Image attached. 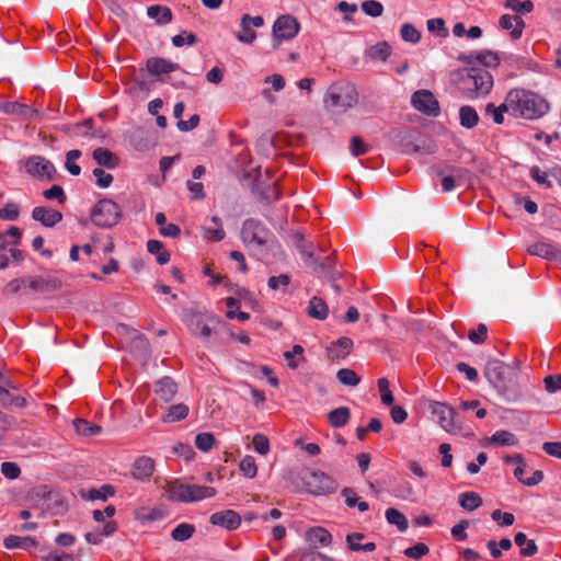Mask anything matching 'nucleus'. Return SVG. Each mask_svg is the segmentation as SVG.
<instances>
[{"label":"nucleus","instance_id":"35","mask_svg":"<svg viewBox=\"0 0 561 561\" xmlns=\"http://www.w3.org/2000/svg\"><path fill=\"white\" fill-rule=\"evenodd\" d=\"M391 46L387 42H379L367 50L371 60L385 61L391 55Z\"/></svg>","mask_w":561,"mask_h":561},{"label":"nucleus","instance_id":"57","mask_svg":"<svg viewBox=\"0 0 561 561\" xmlns=\"http://www.w3.org/2000/svg\"><path fill=\"white\" fill-rule=\"evenodd\" d=\"M293 240H294V244L296 245V248L300 251V253L308 257V259H311L312 257V251H311V245H308L305 241V237L301 232H296L293 234Z\"/></svg>","mask_w":561,"mask_h":561},{"label":"nucleus","instance_id":"46","mask_svg":"<svg viewBox=\"0 0 561 561\" xmlns=\"http://www.w3.org/2000/svg\"><path fill=\"white\" fill-rule=\"evenodd\" d=\"M80 157L81 151L78 149H72L66 154L65 167L71 175H79L81 172V168L76 163Z\"/></svg>","mask_w":561,"mask_h":561},{"label":"nucleus","instance_id":"33","mask_svg":"<svg viewBox=\"0 0 561 561\" xmlns=\"http://www.w3.org/2000/svg\"><path fill=\"white\" fill-rule=\"evenodd\" d=\"M353 347V341L350 337L342 336L337 339L330 348L334 358H344Z\"/></svg>","mask_w":561,"mask_h":561},{"label":"nucleus","instance_id":"59","mask_svg":"<svg viewBox=\"0 0 561 561\" xmlns=\"http://www.w3.org/2000/svg\"><path fill=\"white\" fill-rule=\"evenodd\" d=\"M253 447L254 449L261 454V455H266L268 454L270 451V440L267 438V436H265L264 434H255L253 436Z\"/></svg>","mask_w":561,"mask_h":561},{"label":"nucleus","instance_id":"34","mask_svg":"<svg viewBox=\"0 0 561 561\" xmlns=\"http://www.w3.org/2000/svg\"><path fill=\"white\" fill-rule=\"evenodd\" d=\"M73 426L79 435L90 437L101 433V426L91 423L84 419H77L73 421Z\"/></svg>","mask_w":561,"mask_h":561},{"label":"nucleus","instance_id":"50","mask_svg":"<svg viewBox=\"0 0 561 561\" xmlns=\"http://www.w3.org/2000/svg\"><path fill=\"white\" fill-rule=\"evenodd\" d=\"M370 145L365 144L358 136H354L350 140V150L354 157L366 154L370 151Z\"/></svg>","mask_w":561,"mask_h":561},{"label":"nucleus","instance_id":"41","mask_svg":"<svg viewBox=\"0 0 561 561\" xmlns=\"http://www.w3.org/2000/svg\"><path fill=\"white\" fill-rule=\"evenodd\" d=\"M210 221L214 224L215 227L205 228L206 238L216 242L221 241L226 236L225 230L222 228L221 219L217 216H213Z\"/></svg>","mask_w":561,"mask_h":561},{"label":"nucleus","instance_id":"16","mask_svg":"<svg viewBox=\"0 0 561 561\" xmlns=\"http://www.w3.org/2000/svg\"><path fill=\"white\" fill-rule=\"evenodd\" d=\"M32 218L43 226L51 228L62 220V214L56 209L37 206L32 210Z\"/></svg>","mask_w":561,"mask_h":561},{"label":"nucleus","instance_id":"26","mask_svg":"<svg viewBox=\"0 0 561 561\" xmlns=\"http://www.w3.org/2000/svg\"><path fill=\"white\" fill-rule=\"evenodd\" d=\"M307 314L312 319L324 320L328 318L329 307L322 298L314 296L309 300Z\"/></svg>","mask_w":561,"mask_h":561},{"label":"nucleus","instance_id":"5","mask_svg":"<svg viewBox=\"0 0 561 561\" xmlns=\"http://www.w3.org/2000/svg\"><path fill=\"white\" fill-rule=\"evenodd\" d=\"M272 231L260 220L245 219L241 228V239L249 249H260L273 239Z\"/></svg>","mask_w":561,"mask_h":561},{"label":"nucleus","instance_id":"7","mask_svg":"<svg viewBox=\"0 0 561 561\" xmlns=\"http://www.w3.org/2000/svg\"><path fill=\"white\" fill-rule=\"evenodd\" d=\"M299 30L300 25L294 16L286 14L277 18L273 25V48H278L279 41H289L294 38L298 34Z\"/></svg>","mask_w":561,"mask_h":561},{"label":"nucleus","instance_id":"19","mask_svg":"<svg viewBox=\"0 0 561 561\" xmlns=\"http://www.w3.org/2000/svg\"><path fill=\"white\" fill-rule=\"evenodd\" d=\"M62 283L56 277H28V287L37 293H50L58 290Z\"/></svg>","mask_w":561,"mask_h":561},{"label":"nucleus","instance_id":"21","mask_svg":"<svg viewBox=\"0 0 561 561\" xmlns=\"http://www.w3.org/2000/svg\"><path fill=\"white\" fill-rule=\"evenodd\" d=\"M154 461L147 456L137 458L131 468V476L137 480H146L153 473Z\"/></svg>","mask_w":561,"mask_h":561},{"label":"nucleus","instance_id":"9","mask_svg":"<svg viewBox=\"0 0 561 561\" xmlns=\"http://www.w3.org/2000/svg\"><path fill=\"white\" fill-rule=\"evenodd\" d=\"M357 102V93L354 87H332L328 91L325 103L329 107L342 110L354 106Z\"/></svg>","mask_w":561,"mask_h":561},{"label":"nucleus","instance_id":"56","mask_svg":"<svg viewBox=\"0 0 561 561\" xmlns=\"http://www.w3.org/2000/svg\"><path fill=\"white\" fill-rule=\"evenodd\" d=\"M19 215H20V208L13 202L7 203L0 209V219H2V220H15V219H18Z\"/></svg>","mask_w":561,"mask_h":561},{"label":"nucleus","instance_id":"51","mask_svg":"<svg viewBox=\"0 0 561 561\" xmlns=\"http://www.w3.org/2000/svg\"><path fill=\"white\" fill-rule=\"evenodd\" d=\"M378 389L380 392V398L382 404L389 407L393 403L394 397L392 391L389 388V381L386 378H379L378 379Z\"/></svg>","mask_w":561,"mask_h":561},{"label":"nucleus","instance_id":"1","mask_svg":"<svg viewBox=\"0 0 561 561\" xmlns=\"http://www.w3.org/2000/svg\"><path fill=\"white\" fill-rule=\"evenodd\" d=\"M515 118L534 121L545 116L549 111V103L540 94L524 89L514 88L510 90Z\"/></svg>","mask_w":561,"mask_h":561},{"label":"nucleus","instance_id":"64","mask_svg":"<svg viewBox=\"0 0 561 561\" xmlns=\"http://www.w3.org/2000/svg\"><path fill=\"white\" fill-rule=\"evenodd\" d=\"M542 450L558 459H561V442H546L542 444Z\"/></svg>","mask_w":561,"mask_h":561},{"label":"nucleus","instance_id":"23","mask_svg":"<svg viewBox=\"0 0 561 561\" xmlns=\"http://www.w3.org/2000/svg\"><path fill=\"white\" fill-rule=\"evenodd\" d=\"M528 253L547 260L561 257V251L554 245L546 242H536L528 247Z\"/></svg>","mask_w":561,"mask_h":561},{"label":"nucleus","instance_id":"20","mask_svg":"<svg viewBox=\"0 0 561 561\" xmlns=\"http://www.w3.org/2000/svg\"><path fill=\"white\" fill-rule=\"evenodd\" d=\"M0 110L9 115H15L23 119H31L35 116L38 111L28 106L27 104L19 103V102H3L0 105Z\"/></svg>","mask_w":561,"mask_h":561},{"label":"nucleus","instance_id":"47","mask_svg":"<svg viewBox=\"0 0 561 561\" xmlns=\"http://www.w3.org/2000/svg\"><path fill=\"white\" fill-rule=\"evenodd\" d=\"M216 439L211 433H199L195 437V446L204 453L209 451L215 446Z\"/></svg>","mask_w":561,"mask_h":561},{"label":"nucleus","instance_id":"63","mask_svg":"<svg viewBox=\"0 0 561 561\" xmlns=\"http://www.w3.org/2000/svg\"><path fill=\"white\" fill-rule=\"evenodd\" d=\"M290 277L287 274H280L278 276H272L268 278L267 285L271 289L277 290L285 288L289 285Z\"/></svg>","mask_w":561,"mask_h":561},{"label":"nucleus","instance_id":"4","mask_svg":"<svg viewBox=\"0 0 561 561\" xmlns=\"http://www.w3.org/2000/svg\"><path fill=\"white\" fill-rule=\"evenodd\" d=\"M484 376L502 396L506 397L514 386L513 368L499 359H491L486 363Z\"/></svg>","mask_w":561,"mask_h":561},{"label":"nucleus","instance_id":"52","mask_svg":"<svg viewBox=\"0 0 561 561\" xmlns=\"http://www.w3.org/2000/svg\"><path fill=\"white\" fill-rule=\"evenodd\" d=\"M240 471L243 473L247 478H254L257 472V467L255 463V460L252 456H245L239 465Z\"/></svg>","mask_w":561,"mask_h":561},{"label":"nucleus","instance_id":"2","mask_svg":"<svg viewBox=\"0 0 561 561\" xmlns=\"http://www.w3.org/2000/svg\"><path fill=\"white\" fill-rule=\"evenodd\" d=\"M493 87V77L484 68H466L460 73V89L469 99L486 95Z\"/></svg>","mask_w":561,"mask_h":561},{"label":"nucleus","instance_id":"24","mask_svg":"<svg viewBox=\"0 0 561 561\" xmlns=\"http://www.w3.org/2000/svg\"><path fill=\"white\" fill-rule=\"evenodd\" d=\"M157 397L160 401L168 404L175 397V382L171 377H164L157 382Z\"/></svg>","mask_w":561,"mask_h":561},{"label":"nucleus","instance_id":"6","mask_svg":"<svg viewBox=\"0 0 561 561\" xmlns=\"http://www.w3.org/2000/svg\"><path fill=\"white\" fill-rule=\"evenodd\" d=\"M122 217V211L112 199H101L96 203L91 211V220L101 228H110L115 226Z\"/></svg>","mask_w":561,"mask_h":561},{"label":"nucleus","instance_id":"25","mask_svg":"<svg viewBox=\"0 0 561 561\" xmlns=\"http://www.w3.org/2000/svg\"><path fill=\"white\" fill-rule=\"evenodd\" d=\"M95 162L107 169H115L118 165V158L107 148H96L92 152Z\"/></svg>","mask_w":561,"mask_h":561},{"label":"nucleus","instance_id":"36","mask_svg":"<svg viewBox=\"0 0 561 561\" xmlns=\"http://www.w3.org/2000/svg\"><path fill=\"white\" fill-rule=\"evenodd\" d=\"M149 253L156 255L157 262L160 265L167 264L170 261V253L164 250L163 243L158 240H149L147 243Z\"/></svg>","mask_w":561,"mask_h":561},{"label":"nucleus","instance_id":"32","mask_svg":"<svg viewBox=\"0 0 561 561\" xmlns=\"http://www.w3.org/2000/svg\"><path fill=\"white\" fill-rule=\"evenodd\" d=\"M36 546L37 541L32 537L9 536L4 539V547L8 549H30Z\"/></svg>","mask_w":561,"mask_h":561},{"label":"nucleus","instance_id":"31","mask_svg":"<svg viewBox=\"0 0 561 561\" xmlns=\"http://www.w3.org/2000/svg\"><path fill=\"white\" fill-rule=\"evenodd\" d=\"M333 267L334 260L331 255H329L322 262L316 263L314 272L331 282H335L339 274L333 270Z\"/></svg>","mask_w":561,"mask_h":561},{"label":"nucleus","instance_id":"40","mask_svg":"<svg viewBox=\"0 0 561 561\" xmlns=\"http://www.w3.org/2000/svg\"><path fill=\"white\" fill-rule=\"evenodd\" d=\"M492 445L499 446H514L518 443L515 434L508 431H497L490 437Z\"/></svg>","mask_w":561,"mask_h":561},{"label":"nucleus","instance_id":"44","mask_svg":"<svg viewBox=\"0 0 561 561\" xmlns=\"http://www.w3.org/2000/svg\"><path fill=\"white\" fill-rule=\"evenodd\" d=\"M336 378L341 383L351 387L357 386L360 381L359 376L350 368H342L337 370Z\"/></svg>","mask_w":561,"mask_h":561},{"label":"nucleus","instance_id":"15","mask_svg":"<svg viewBox=\"0 0 561 561\" xmlns=\"http://www.w3.org/2000/svg\"><path fill=\"white\" fill-rule=\"evenodd\" d=\"M210 523L228 530L237 529L241 524L240 515L232 510L216 512L210 516Z\"/></svg>","mask_w":561,"mask_h":561},{"label":"nucleus","instance_id":"54","mask_svg":"<svg viewBox=\"0 0 561 561\" xmlns=\"http://www.w3.org/2000/svg\"><path fill=\"white\" fill-rule=\"evenodd\" d=\"M428 547L423 542L409 547L404 550V556L414 560H420L422 557L428 553Z\"/></svg>","mask_w":561,"mask_h":561},{"label":"nucleus","instance_id":"45","mask_svg":"<svg viewBox=\"0 0 561 561\" xmlns=\"http://www.w3.org/2000/svg\"><path fill=\"white\" fill-rule=\"evenodd\" d=\"M115 494V488L111 484H103L99 489H90L88 491V499L95 501L102 500L106 501L110 496Z\"/></svg>","mask_w":561,"mask_h":561},{"label":"nucleus","instance_id":"3","mask_svg":"<svg viewBox=\"0 0 561 561\" xmlns=\"http://www.w3.org/2000/svg\"><path fill=\"white\" fill-rule=\"evenodd\" d=\"M182 320L190 332L205 344L209 343L213 335L217 334L216 327L219 325V321L207 313L184 310Z\"/></svg>","mask_w":561,"mask_h":561},{"label":"nucleus","instance_id":"37","mask_svg":"<svg viewBox=\"0 0 561 561\" xmlns=\"http://www.w3.org/2000/svg\"><path fill=\"white\" fill-rule=\"evenodd\" d=\"M386 519L389 524L396 525L400 531H405L409 527L407 517L394 507L386 511Z\"/></svg>","mask_w":561,"mask_h":561},{"label":"nucleus","instance_id":"8","mask_svg":"<svg viewBox=\"0 0 561 561\" xmlns=\"http://www.w3.org/2000/svg\"><path fill=\"white\" fill-rule=\"evenodd\" d=\"M430 410L432 414L436 417L438 424L448 433L457 434L460 432L461 427L457 424L456 411L453 407L434 401L430 404Z\"/></svg>","mask_w":561,"mask_h":561},{"label":"nucleus","instance_id":"12","mask_svg":"<svg viewBox=\"0 0 561 561\" xmlns=\"http://www.w3.org/2000/svg\"><path fill=\"white\" fill-rule=\"evenodd\" d=\"M411 104L415 110L427 116L437 117L440 113L438 101L428 90L414 92L411 98Z\"/></svg>","mask_w":561,"mask_h":561},{"label":"nucleus","instance_id":"58","mask_svg":"<svg viewBox=\"0 0 561 561\" xmlns=\"http://www.w3.org/2000/svg\"><path fill=\"white\" fill-rule=\"evenodd\" d=\"M28 285V277L15 278L9 282L3 288L4 294H19L22 289Z\"/></svg>","mask_w":561,"mask_h":561},{"label":"nucleus","instance_id":"53","mask_svg":"<svg viewBox=\"0 0 561 561\" xmlns=\"http://www.w3.org/2000/svg\"><path fill=\"white\" fill-rule=\"evenodd\" d=\"M299 561H332V559L313 548H307L299 552Z\"/></svg>","mask_w":561,"mask_h":561},{"label":"nucleus","instance_id":"22","mask_svg":"<svg viewBox=\"0 0 561 561\" xmlns=\"http://www.w3.org/2000/svg\"><path fill=\"white\" fill-rule=\"evenodd\" d=\"M499 23L503 30H511L513 39H518L525 28V22L519 15L504 14L500 18Z\"/></svg>","mask_w":561,"mask_h":561},{"label":"nucleus","instance_id":"62","mask_svg":"<svg viewBox=\"0 0 561 561\" xmlns=\"http://www.w3.org/2000/svg\"><path fill=\"white\" fill-rule=\"evenodd\" d=\"M488 334V327L480 323L477 330H471L468 333V339L474 344H481L485 341Z\"/></svg>","mask_w":561,"mask_h":561},{"label":"nucleus","instance_id":"13","mask_svg":"<svg viewBox=\"0 0 561 561\" xmlns=\"http://www.w3.org/2000/svg\"><path fill=\"white\" fill-rule=\"evenodd\" d=\"M306 485L308 491L314 495H325L337 490V482L321 471L312 472L306 481Z\"/></svg>","mask_w":561,"mask_h":561},{"label":"nucleus","instance_id":"29","mask_svg":"<svg viewBox=\"0 0 561 561\" xmlns=\"http://www.w3.org/2000/svg\"><path fill=\"white\" fill-rule=\"evenodd\" d=\"M459 121L462 127L471 129L478 125L479 115L472 106L463 105L459 110Z\"/></svg>","mask_w":561,"mask_h":561},{"label":"nucleus","instance_id":"61","mask_svg":"<svg viewBox=\"0 0 561 561\" xmlns=\"http://www.w3.org/2000/svg\"><path fill=\"white\" fill-rule=\"evenodd\" d=\"M93 175L96 179V185L102 188L108 187L113 182V175L105 172L101 168H95L93 170Z\"/></svg>","mask_w":561,"mask_h":561},{"label":"nucleus","instance_id":"48","mask_svg":"<svg viewBox=\"0 0 561 561\" xmlns=\"http://www.w3.org/2000/svg\"><path fill=\"white\" fill-rule=\"evenodd\" d=\"M362 11L369 16L378 18L383 13V5L377 0H366L360 4Z\"/></svg>","mask_w":561,"mask_h":561},{"label":"nucleus","instance_id":"42","mask_svg":"<svg viewBox=\"0 0 561 561\" xmlns=\"http://www.w3.org/2000/svg\"><path fill=\"white\" fill-rule=\"evenodd\" d=\"M469 60L474 59L482 64L484 67H496L500 64L497 55L491 50H484L480 53L471 54L468 57Z\"/></svg>","mask_w":561,"mask_h":561},{"label":"nucleus","instance_id":"27","mask_svg":"<svg viewBox=\"0 0 561 561\" xmlns=\"http://www.w3.org/2000/svg\"><path fill=\"white\" fill-rule=\"evenodd\" d=\"M365 538L363 533H352L346 536V543L350 550L352 551H365L371 552L376 549L375 542H367L360 545L359 541Z\"/></svg>","mask_w":561,"mask_h":561},{"label":"nucleus","instance_id":"11","mask_svg":"<svg viewBox=\"0 0 561 561\" xmlns=\"http://www.w3.org/2000/svg\"><path fill=\"white\" fill-rule=\"evenodd\" d=\"M24 167L31 176L42 181H51L56 172L54 164L42 156L28 157Z\"/></svg>","mask_w":561,"mask_h":561},{"label":"nucleus","instance_id":"55","mask_svg":"<svg viewBox=\"0 0 561 561\" xmlns=\"http://www.w3.org/2000/svg\"><path fill=\"white\" fill-rule=\"evenodd\" d=\"M43 196L48 199H57L59 204H65L67 201V196L64 192V188L60 185H53L50 188L45 190L43 192Z\"/></svg>","mask_w":561,"mask_h":561},{"label":"nucleus","instance_id":"17","mask_svg":"<svg viewBox=\"0 0 561 561\" xmlns=\"http://www.w3.org/2000/svg\"><path fill=\"white\" fill-rule=\"evenodd\" d=\"M147 71L150 76L161 79L163 75L174 71V64L161 57H151L146 64Z\"/></svg>","mask_w":561,"mask_h":561},{"label":"nucleus","instance_id":"28","mask_svg":"<svg viewBox=\"0 0 561 561\" xmlns=\"http://www.w3.org/2000/svg\"><path fill=\"white\" fill-rule=\"evenodd\" d=\"M147 14L150 19L157 21L158 24L164 25L172 21V11L168 7L151 5L147 9Z\"/></svg>","mask_w":561,"mask_h":561},{"label":"nucleus","instance_id":"30","mask_svg":"<svg viewBox=\"0 0 561 561\" xmlns=\"http://www.w3.org/2000/svg\"><path fill=\"white\" fill-rule=\"evenodd\" d=\"M351 417V411L346 407H340L329 412L328 420L331 426L342 427L346 425Z\"/></svg>","mask_w":561,"mask_h":561},{"label":"nucleus","instance_id":"39","mask_svg":"<svg viewBox=\"0 0 561 561\" xmlns=\"http://www.w3.org/2000/svg\"><path fill=\"white\" fill-rule=\"evenodd\" d=\"M459 504L463 510L474 511L482 505V499L478 493L468 491L460 495Z\"/></svg>","mask_w":561,"mask_h":561},{"label":"nucleus","instance_id":"49","mask_svg":"<svg viewBox=\"0 0 561 561\" xmlns=\"http://www.w3.org/2000/svg\"><path fill=\"white\" fill-rule=\"evenodd\" d=\"M400 35L403 41L416 44L421 39V33L411 23H404L401 26Z\"/></svg>","mask_w":561,"mask_h":561},{"label":"nucleus","instance_id":"14","mask_svg":"<svg viewBox=\"0 0 561 561\" xmlns=\"http://www.w3.org/2000/svg\"><path fill=\"white\" fill-rule=\"evenodd\" d=\"M264 25V19L261 15L251 16L243 14L240 20L241 31L236 33L240 43L252 44L256 39V33L253 27L260 28Z\"/></svg>","mask_w":561,"mask_h":561},{"label":"nucleus","instance_id":"38","mask_svg":"<svg viewBox=\"0 0 561 561\" xmlns=\"http://www.w3.org/2000/svg\"><path fill=\"white\" fill-rule=\"evenodd\" d=\"M515 543L520 547V553L524 557H531L537 552V545L534 540H528L524 533H517L514 538Z\"/></svg>","mask_w":561,"mask_h":561},{"label":"nucleus","instance_id":"10","mask_svg":"<svg viewBox=\"0 0 561 561\" xmlns=\"http://www.w3.org/2000/svg\"><path fill=\"white\" fill-rule=\"evenodd\" d=\"M217 493L216 489L207 485L192 483H178V501L194 503L210 499Z\"/></svg>","mask_w":561,"mask_h":561},{"label":"nucleus","instance_id":"18","mask_svg":"<svg viewBox=\"0 0 561 561\" xmlns=\"http://www.w3.org/2000/svg\"><path fill=\"white\" fill-rule=\"evenodd\" d=\"M306 541L309 543V548H313L317 550V545L319 543L322 547H328L332 542V535L330 531L323 527H312L306 531L305 535Z\"/></svg>","mask_w":561,"mask_h":561},{"label":"nucleus","instance_id":"60","mask_svg":"<svg viewBox=\"0 0 561 561\" xmlns=\"http://www.w3.org/2000/svg\"><path fill=\"white\" fill-rule=\"evenodd\" d=\"M1 473L5 478L14 480L20 477L21 469L15 462L5 461L1 463Z\"/></svg>","mask_w":561,"mask_h":561},{"label":"nucleus","instance_id":"43","mask_svg":"<svg viewBox=\"0 0 561 561\" xmlns=\"http://www.w3.org/2000/svg\"><path fill=\"white\" fill-rule=\"evenodd\" d=\"M504 7L516 12L517 14H526L534 10V3L530 0H506L504 2Z\"/></svg>","mask_w":561,"mask_h":561}]
</instances>
